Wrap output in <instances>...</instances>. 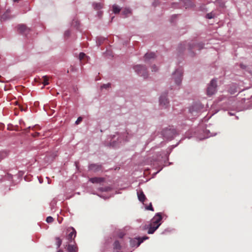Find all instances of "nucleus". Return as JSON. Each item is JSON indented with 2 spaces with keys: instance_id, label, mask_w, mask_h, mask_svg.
Here are the masks:
<instances>
[{
  "instance_id": "f257e3e1",
  "label": "nucleus",
  "mask_w": 252,
  "mask_h": 252,
  "mask_svg": "<svg viewBox=\"0 0 252 252\" xmlns=\"http://www.w3.org/2000/svg\"><path fill=\"white\" fill-rule=\"evenodd\" d=\"M183 75V71L182 69H177L172 75L173 79H174L175 85L179 86L182 82V77Z\"/></svg>"
},
{
  "instance_id": "f03ea898",
  "label": "nucleus",
  "mask_w": 252,
  "mask_h": 252,
  "mask_svg": "<svg viewBox=\"0 0 252 252\" xmlns=\"http://www.w3.org/2000/svg\"><path fill=\"white\" fill-rule=\"evenodd\" d=\"M134 69L137 73L146 78L148 77V72L145 66L141 65H137L134 66Z\"/></svg>"
},
{
  "instance_id": "7ed1b4c3",
  "label": "nucleus",
  "mask_w": 252,
  "mask_h": 252,
  "mask_svg": "<svg viewBox=\"0 0 252 252\" xmlns=\"http://www.w3.org/2000/svg\"><path fill=\"white\" fill-rule=\"evenodd\" d=\"M217 88V81L215 79L211 80L210 84L209 85L207 90V94L208 95H212L216 92Z\"/></svg>"
},
{
  "instance_id": "20e7f679",
  "label": "nucleus",
  "mask_w": 252,
  "mask_h": 252,
  "mask_svg": "<svg viewBox=\"0 0 252 252\" xmlns=\"http://www.w3.org/2000/svg\"><path fill=\"white\" fill-rule=\"evenodd\" d=\"M188 50L193 52L194 51L200 50L203 48L204 44L202 43H197L192 41L188 44Z\"/></svg>"
},
{
  "instance_id": "39448f33",
  "label": "nucleus",
  "mask_w": 252,
  "mask_h": 252,
  "mask_svg": "<svg viewBox=\"0 0 252 252\" xmlns=\"http://www.w3.org/2000/svg\"><path fill=\"white\" fill-rule=\"evenodd\" d=\"M149 237L148 236H144L142 237H138L135 238L133 239L130 240V245L132 247L136 246L137 247L139 246V245L145 240L148 239Z\"/></svg>"
},
{
  "instance_id": "423d86ee",
  "label": "nucleus",
  "mask_w": 252,
  "mask_h": 252,
  "mask_svg": "<svg viewBox=\"0 0 252 252\" xmlns=\"http://www.w3.org/2000/svg\"><path fill=\"white\" fill-rule=\"evenodd\" d=\"M17 29L18 31L20 33L24 34H27L30 30L29 28H28L24 24L19 25L17 26Z\"/></svg>"
},
{
  "instance_id": "0eeeda50",
  "label": "nucleus",
  "mask_w": 252,
  "mask_h": 252,
  "mask_svg": "<svg viewBox=\"0 0 252 252\" xmlns=\"http://www.w3.org/2000/svg\"><path fill=\"white\" fill-rule=\"evenodd\" d=\"M89 169L93 172H98L102 169V165L100 164L92 163L89 165Z\"/></svg>"
},
{
  "instance_id": "6e6552de",
  "label": "nucleus",
  "mask_w": 252,
  "mask_h": 252,
  "mask_svg": "<svg viewBox=\"0 0 252 252\" xmlns=\"http://www.w3.org/2000/svg\"><path fill=\"white\" fill-rule=\"evenodd\" d=\"M159 103L161 106L166 107L169 103L168 99L167 98V94H163L159 98Z\"/></svg>"
},
{
  "instance_id": "1a4fd4ad",
  "label": "nucleus",
  "mask_w": 252,
  "mask_h": 252,
  "mask_svg": "<svg viewBox=\"0 0 252 252\" xmlns=\"http://www.w3.org/2000/svg\"><path fill=\"white\" fill-rule=\"evenodd\" d=\"M162 218L160 213H158L155 217L152 219L151 222L154 224H159L160 225V221Z\"/></svg>"
},
{
  "instance_id": "9d476101",
  "label": "nucleus",
  "mask_w": 252,
  "mask_h": 252,
  "mask_svg": "<svg viewBox=\"0 0 252 252\" xmlns=\"http://www.w3.org/2000/svg\"><path fill=\"white\" fill-rule=\"evenodd\" d=\"M175 131L172 129H166L163 131V135L168 139H172L175 134Z\"/></svg>"
},
{
  "instance_id": "9b49d317",
  "label": "nucleus",
  "mask_w": 252,
  "mask_h": 252,
  "mask_svg": "<svg viewBox=\"0 0 252 252\" xmlns=\"http://www.w3.org/2000/svg\"><path fill=\"white\" fill-rule=\"evenodd\" d=\"M159 224H154L152 222L149 224L148 234H153L154 232L158 228Z\"/></svg>"
},
{
  "instance_id": "f8f14e48",
  "label": "nucleus",
  "mask_w": 252,
  "mask_h": 252,
  "mask_svg": "<svg viewBox=\"0 0 252 252\" xmlns=\"http://www.w3.org/2000/svg\"><path fill=\"white\" fill-rule=\"evenodd\" d=\"M71 231L68 234L67 238L69 241H72L76 236V231L73 227L70 228Z\"/></svg>"
},
{
  "instance_id": "ddd939ff",
  "label": "nucleus",
  "mask_w": 252,
  "mask_h": 252,
  "mask_svg": "<svg viewBox=\"0 0 252 252\" xmlns=\"http://www.w3.org/2000/svg\"><path fill=\"white\" fill-rule=\"evenodd\" d=\"M89 181L92 183H100L104 181V178L102 177H94L91 178L89 179Z\"/></svg>"
},
{
  "instance_id": "4468645a",
  "label": "nucleus",
  "mask_w": 252,
  "mask_h": 252,
  "mask_svg": "<svg viewBox=\"0 0 252 252\" xmlns=\"http://www.w3.org/2000/svg\"><path fill=\"white\" fill-rule=\"evenodd\" d=\"M138 199L141 202H144L146 199V197L142 191L137 192Z\"/></svg>"
},
{
  "instance_id": "2eb2a0df",
  "label": "nucleus",
  "mask_w": 252,
  "mask_h": 252,
  "mask_svg": "<svg viewBox=\"0 0 252 252\" xmlns=\"http://www.w3.org/2000/svg\"><path fill=\"white\" fill-rule=\"evenodd\" d=\"M155 57V54L154 53H150L149 54H146L144 56V60L145 62H147L150 59H154Z\"/></svg>"
},
{
  "instance_id": "dca6fc26",
  "label": "nucleus",
  "mask_w": 252,
  "mask_h": 252,
  "mask_svg": "<svg viewBox=\"0 0 252 252\" xmlns=\"http://www.w3.org/2000/svg\"><path fill=\"white\" fill-rule=\"evenodd\" d=\"M67 250L68 252H77L78 251V248L76 246L68 245Z\"/></svg>"
},
{
  "instance_id": "f3484780",
  "label": "nucleus",
  "mask_w": 252,
  "mask_h": 252,
  "mask_svg": "<svg viewBox=\"0 0 252 252\" xmlns=\"http://www.w3.org/2000/svg\"><path fill=\"white\" fill-rule=\"evenodd\" d=\"M8 153L6 151H0V161L7 157Z\"/></svg>"
},
{
  "instance_id": "a211bd4d",
  "label": "nucleus",
  "mask_w": 252,
  "mask_h": 252,
  "mask_svg": "<svg viewBox=\"0 0 252 252\" xmlns=\"http://www.w3.org/2000/svg\"><path fill=\"white\" fill-rule=\"evenodd\" d=\"M120 8L117 5L114 4L113 5V11L114 13L117 14L120 11Z\"/></svg>"
},
{
  "instance_id": "6ab92c4d",
  "label": "nucleus",
  "mask_w": 252,
  "mask_h": 252,
  "mask_svg": "<svg viewBox=\"0 0 252 252\" xmlns=\"http://www.w3.org/2000/svg\"><path fill=\"white\" fill-rule=\"evenodd\" d=\"M43 82H42L44 86H46L49 84V77L47 76H44L42 77Z\"/></svg>"
},
{
  "instance_id": "aec40b11",
  "label": "nucleus",
  "mask_w": 252,
  "mask_h": 252,
  "mask_svg": "<svg viewBox=\"0 0 252 252\" xmlns=\"http://www.w3.org/2000/svg\"><path fill=\"white\" fill-rule=\"evenodd\" d=\"M94 9L95 10H99L102 8V4L100 3H96L94 4Z\"/></svg>"
},
{
  "instance_id": "412c9836",
  "label": "nucleus",
  "mask_w": 252,
  "mask_h": 252,
  "mask_svg": "<svg viewBox=\"0 0 252 252\" xmlns=\"http://www.w3.org/2000/svg\"><path fill=\"white\" fill-rule=\"evenodd\" d=\"M114 248L117 250H120L121 248V245L118 241H116L114 243Z\"/></svg>"
},
{
  "instance_id": "4be33fe9",
  "label": "nucleus",
  "mask_w": 252,
  "mask_h": 252,
  "mask_svg": "<svg viewBox=\"0 0 252 252\" xmlns=\"http://www.w3.org/2000/svg\"><path fill=\"white\" fill-rule=\"evenodd\" d=\"M56 243L58 247H60L62 244V240L59 237L56 238Z\"/></svg>"
},
{
  "instance_id": "5701e85b",
  "label": "nucleus",
  "mask_w": 252,
  "mask_h": 252,
  "mask_svg": "<svg viewBox=\"0 0 252 252\" xmlns=\"http://www.w3.org/2000/svg\"><path fill=\"white\" fill-rule=\"evenodd\" d=\"M104 38L102 37L97 38L96 43L98 45H100L104 41Z\"/></svg>"
},
{
  "instance_id": "b1692460",
  "label": "nucleus",
  "mask_w": 252,
  "mask_h": 252,
  "mask_svg": "<svg viewBox=\"0 0 252 252\" xmlns=\"http://www.w3.org/2000/svg\"><path fill=\"white\" fill-rule=\"evenodd\" d=\"M215 16V15L211 12V13H209L208 14H207L206 16V17L208 19H212L213 18H214Z\"/></svg>"
},
{
  "instance_id": "393cba45",
  "label": "nucleus",
  "mask_w": 252,
  "mask_h": 252,
  "mask_svg": "<svg viewBox=\"0 0 252 252\" xmlns=\"http://www.w3.org/2000/svg\"><path fill=\"white\" fill-rule=\"evenodd\" d=\"M46 222L48 223H51L53 221L54 219L52 217L49 216L46 218Z\"/></svg>"
},
{
  "instance_id": "a878e982",
  "label": "nucleus",
  "mask_w": 252,
  "mask_h": 252,
  "mask_svg": "<svg viewBox=\"0 0 252 252\" xmlns=\"http://www.w3.org/2000/svg\"><path fill=\"white\" fill-rule=\"evenodd\" d=\"M111 86V84L110 83H108V84H103L102 86H101V88L103 89V88H104V89H107V88H110Z\"/></svg>"
},
{
  "instance_id": "bb28decb",
  "label": "nucleus",
  "mask_w": 252,
  "mask_h": 252,
  "mask_svg": "<svg viewBox=\"0 0 252 252\" xmlns=\"http://www.w3.org/2000/svg\"><path fill=\"white\" fill-rule=\"evenodd\" d=\"M130 13V10H129L128 9H125L123 11V13L124 14H125V15H127L129 13Z\"/></svg>"
},
{
  "instance_id": "cd10ccee",
  "label": "nucleus",
  "mask_w": 252,
  "mask_h": 252,
  "mask_svg": "<svg viewBox=\"0 0 252 252\" xmlns=\"http://www.w3.org/2000/svg\"><path fill=\"white\" fill-rule=\"evenodd\" d=\"M146 209L147 210L154 211V208H153V207L152 206V205L151 203L150 204V205L147 207H146Z\"/></svg>"
},
{
  "instance_id": "c85d7f7f",
  "label": "nucleus",
  "mask_w": 252,
  "mask_h": 252,
  "mask_svg": "<svg viewBox=\"0 0 252 252\" xmlns=\"http://www.w3.org/2000/svg\"><path fill=\"white\" fill-rule=\"evenodd\" d=\"M86 55L84 53H80L79 54V59L80 60L84 59V58L85 57Z\"/></svg>"
},
{
  "instance_id": "c756f323",
  "label": "nucleus",
  "mask_w": 252,
  "mask_h": 252,
  "mask_svg": "<svg viewBox=\"0 0 252 252\" xmlns=\"http://www.w3.org/2000/svg\"><path fill=\"white\" fill-rule=\"evenodd\" d=\"M82 121V118L81 117H79L78 118L77 120L75 122V124L76 125H78Z\"/></svg>"
},
{
  "instance_id": "7c9ffc66",
  "label": "nucleus",
  "mask_w": 252,
  "mask_h": 252,
  "mask_svg": "<svg viewBox=\"0 0 252 252\" xmlns=\"http://www.w3.org/2000/svg\"><path fill=\"white\" fill-rule=\"evenodd\" d=\"M32 130H39L40 129V127L39 126H34L32 128Z\"/></svg>"
},
{
  "instance_id": "2f4dec72",
  "label": "nucleus",
  "mask_w": 252,
  "mask_h": 252,
  "mask_svg": "<svg viewBox=\"0 0 252 252\" xmlns=\"http://www.w3.org/2000/svg\"><path fill=\"white\" fill-rule=\"evenodd\" d=\"M125 235V234L124 232H121L118 234V237L120 238H122Z\"/></svg>"
},
{
  "instance_id": "473e14b6",
  "label": "nucleus",
  "mask_w": 252,
  "mask_h": 252,
  "mask_svg": "<svg viewBox=\"0 0 252 252\" xmlns=\"http://www.w3.org/2000/svg\"><path fill=\"white\" fill-rule=\"evenodd\" d=\"M6 19H7L6 14H3V15L1 17V20H5Z\"/></svg>"
},
{
  "instance_id": "72a5a7b5",
  "label": "nucleus",
  "mask_w": 252,
  "mask_h": 252,
  "mask_svg": "<svg viewBox=\"0 0 252 252\" xmlns=\"http://www.w3.org/2000/svg\"><path fill=\"white\" fill-rule=\"evenodd\" d=\"M157 70H158V68L155 65L152 66V71H156Z\"/></svg>"
},
{
  "instance_id": "f704fd0d",
  "label": "nucleus",
  "mask_w": 252,
  "mask_h": 252,
  "mask_svg": "<svg viewBox=\"0 0 252 252\" xmlns=\"http://www.w3.org/2000/svg\"><path fill=\"white\" fill-rule=\"evenodd\" d=\"M70 35V32L68 31H67L64 33V36L65 37H68Z\"/></svg>"
},
{
  "instance_id": "c9c22d12",
  "label": "nucleus",
  "mask_w": 252,
  "mask_h": 252,
  "mask_svg": "<svg viewBox=\"0 0 252 252\" xmlns=\"http://www.w3.org/2000/svg\"><path fill=\"white\" fill-rule=\"evenodd\" d=\"M39 135V133L35 132V133L32 134L33 137H37Z\"/></svg>"
},
{
  "instance_id": "e433bc0d",
  "label": "nucleus",
  "mask_w": 252,
  "mask_h": 252,
  "mask_svg": "<svg viewBox=\"0 0 252 252\" xmlns=\"http://www.w3.org/2000/svg\"><path fill=\"white\" fill-rule=\"evenodd\" d=\"M100 190H101V191H108V190H109V188H104V189H103V188H101V189H100Z\"/></svg>"
},
{
  "instance_id": "4c0bfd02",
  "label": "nucleus",
  "mask_w": 252,
  "mask_h": 252,
  "mask_svg": "<svg viewBox=\"0 0 252 252\" xmlns=\"http://www.w3.org/2000/svg\"><path fill=\"white\" fill-rule=\"evenodd\" d=\"M183 47H184V48H185V44H184L183 45H182V44H181V45L179 47V49H182Z\"/></svg>"
},
{
  "instance_id": "58836bf2",
  "label": "nucleus",
  "mask_w": 252,
  "mask_h": 252,
  "mask_svg": "<svg viewBox=\"0 0 252 252\" xmlns=\"http://www.w3.org/2000/svg\"><path fill=\"white\" fill-rule=\"evenodd\" d=\"M0 82H4L5 81L4 80H3V79H1V80H0Z\"/></svg>"
},
{
  "instance_id": "ea45409f",
  "label": "nucleus",
  "mask_w": 252,
  "mask_h": 252,
  "mask_svg": "<svg viewBox=\"0 0 252 252\" xmlns=\"http://www.w3.org/2000/svg\"><path fill=\"white\" fill-rule=\"evenodd\" d=\"M14 2H18L20 0H13Z\"/></svg>"
},
{
  "instance_id": "a19ab883",
  "label": "nucleus",
  "mask_w": 252,
  "mask_h": 252,
  "mask_svg": "<svg viewBox=\"0 0 252 252\" xmlns=\"http://www.w3.org/2000/svg\"><path fill=\"white\" fill-rule=\"evenodd\" d=\"M98 14L99 15H101L102 13H101V12H98Z\"/></svg>"
},
{
  "instance_id": "79ce46f5",
  "label": "nucleus",
  "mask_w": 252,
  "mask_h": 252,
  "mask_svg": "<svg viewBox=\"0 0 252 252\" xmlns=\"http://www.w3.org/2000/svg\"><path fill=\"white\" fill-rule=\"evenodd\" d=\"M112 146H113V147H115V144H114V143H113V144H112Z\"/></svg>"
},
{
  "instance_id": "37998d69",
  "label": "nucleus",
  "mask_w": 252,
  "mask_h": 252,
  "mask_svg": "<svg viewBox=\"0 0 252 252\" xmlns=\"http://www.w3.org/2000/svg\"><path fill=\"white\" fill-rule=\"evenodd\" d=\"M241 68H244V67H243V65H241Z\"/></svg>"
},
{
  "instance_id": "c03bdc74",
  "label": "nucleus",
  "mask_w": 252,
  "mask_h": 252,
  "mask_svg": "<svg viewBox=\"0 0 252 252\" xmlns=\"http://www.w3.org/2000/svg\"><path fill=\"white\" fill-rule=\"evenodd\" d=\"M58 252H63L62 251H59Z\"/></svg>"
},
{
  "instance_id": "a18cd8bd",
  "label": "nucleus",
  "mask_w": 252,
  "mask_h": 252,
  "mask_svg": "<svg viewBox=\"0 0 252 252\" xmlns=\"http://www.w3.org/2000/svg\"><path fill=\"white\" fill-rule=\"evenodd\" d=\"M127 133L125 132L124 134H127Z\"/></svg>"
},
{
  "instance_id": "49530a36",
  "label": "nucleus",
  "mask_w": 252,
  "mask_h": 252,
  "mask_svg": "<svg viewBox=\"0 0 252 252\" xmlns=\"http://www.w3.org/2000/svg\"><path fill=\"white\" fill-rule=\"evenodd\" d=\"M124 140H125V141H127V139H126V138Z\"/></svg>"
},
{
  "instance_id": "de8ad7c7",
  "label": "nucleus",
  "mask_w": 252,
  "mask_h": 252,
  "mask_svg": "<svg viewBox=\"0 0 252 252\" xmlns=\"http://www.w3.org/2000/svg\"><path fill=\"white\" fill-rule=\"evenodd\" d=\"M1 78V76L0 75V78Z\"/></svg>"
}]
</instances>
